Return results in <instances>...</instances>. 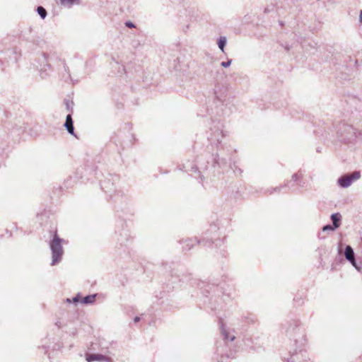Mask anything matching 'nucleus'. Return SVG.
Wrapping results in <instances>:
<instances>
[{"mask_svg":"<svg viewBox=\"0 0 362 362\" xmlns=\"http://www.w3.org/2000/svg\"><path fill=\"white\" fill-rule=\"evenodd\" d=\"M61 243L62 240L59 238L56 230L53 235V240L50 244L52 252V264H55L59 262L62 256L63 249Z\"/></svg>","mask_w":362,"mask_h":362,"instance_id":"f257e3e1","label":"nucleus"},{"mask_svg":"<svg viewBox=\"0 0 362 362\" xmlns=\"http://www.w3.org/2000/svg\"><path fill=\"white\" fill-rule=\"evenodd\" d=\"M361 177V174L359 172H354L350 175H346L341 177L338 180L339 185L342 187H349L352 182L355 180H357Z\"/></svg>","mask_w":362,"mask_h":362,"instance_id":"f03ea898","label":"nucleus"},{"mask_svg":"<svg viewBox=\"0 0 362 362\" xmlns=\"http://www.w3.org/2000/svg\"><path fill=\"white\" fill-rule=\"evenodd\" d=\"M345 257L346 258L351 262V263L355 266V258H354V252L351 246L348 245L345 250Z\"/></svg>","mask_w":362,"mask_h":362,"instance_id":"7ed1b4c3","label":"nucleus"},{"mask_svg":"<svg viewBox=\"0 0 362 362\" xmlns=\"http://www.w3.org/2000/svg\"><path fill=\"white\" fill-rule=\"evenodd\" d=\"M65 127L67 131L72 135H74V126H73V120L71 115H68L66 118V122L64 124Z\"/></svg>","mask_w":362,"mask_h":362,"instance_id":"20e7f679","label":"nucleus"},{"mask_svg":"<svg viewBox=\"0 0 362 362\" xmlns=\"http://www.w3.org/2000/svg\"><path fill=\"white\" fill-rule=\"evenodd\" d=\"M86 358L88 362H92L105 360V357L101 354H87Z\"/></svg>","mask_w":362,"mask_h":362,"instance_id":"39448f33","label":"nucleus"},{"mask_svg":"<svg viewBox=\"0 0 362 362\" xmlns=\"http://www.w3.org/2000/svg\"><path fill=\"white\" fill-rule=\"evenodd\" d=\"M331 218L333 222V226L335 228H338L340 223V216L338 214H332Z\"/></svg>","mask_w":362,"mask_h":362,"instance_id":"423d86ee","label":"nucleus"},{"mask_svg":"<svg viewBox=\"0 0 362 362\" xmlns=\"http://www.w3.org/2000/svg\"><path fill=\"white\" fill-rule=\"evenodd\" d=\"M95 298V296H88L83 298L82 303H86V304L94 302Z\"/></svg>","mask_w":362,"mask_h":362,"instance_id":"0eeeda50","label":"nucleus"},{"mask_svg":"<svg viewBox=\"0 0 362 362\" xmlns=\"http://www.w3.org/2000/svg\"><path fill=\"white\" fill-rule=\"evenodd\" d=\"M37 13H39V15L42 18H45L46 15H47V11L46 10L42 7V6H39L37 7Z\"/></svg>","mask_w":362,"mask_h":362,"instance_id":"6e6552de","label":"nucleus"},{"mask_svg":"<svg viewBox=\"0 0 362 362\" xmlns=\"http://www.w3.org/2000/svg\"><path fill=\"white\" fill-rule=\"evenodd\" d=\"M226 43V39L225 37H221L218 41V47L223 52L224 46Z\"/></svg>","mask_w":362,"mask_h":362,"instance_id":"1a4fd4ad","label":"nucleus"},{"mask_svg":"<svg viewBox=\"0 0 362 362\" xmlns=\"http://www.w3.org/2000/svg\"><path fill=\"white\" fill-rule=\"evenodd\" d=\"M78 0H61V4L63 5H72L74 3H78Z\"/></svg>","mask_w":362,"mask_h":362,"instance_id":"9d476101","label":"nucleus"},{"mask_svg":"<svg viewBox=\"0 0 362 362\" xmlns=\"http://www.w3.org/2000/svg\"><path fill=\"white\" fill-rule=\"evenodd\" d=\"M335 229V228L334 226H332L330 225H327V226H325L323 227V230L325 231V230H334Z\"/></svg>","mask_w":362,"mask_h":362,"instance_id":"9b49d317","label":"nucleus"},{"mask_svg":"<svg viewBox=\"0 0 362 362\" xmlns=\"http://www.w3.org/2000/svg\"><path fill=\"white\" fill-rule=\"evenodd\" d=\"M126 25L129 28H134V25L131 22H127Z\"/></svg>","mask_w":362,"mask_h":362,"instance_id":"f8f14e48","label":"nucleus"},{"mask_svg":"<svg viewBox=\"0 0 362 362\" xmlns=\"http://www.w3.org/2000/svg\"><path fill=\"white\" fill-rule=\"evenodd\" d=\"M230 62H222V63H221V65H222L223 66L226 67V66H229V65H230Z\"/></svg>","mask_w":362,"mask_h":362,"instance_id":"ddd939ff","label":"nucleus"},{"mask_svg":"<svg viewBox=\"0 0 362 362\" xmlns=\"http://www.w3.org/2000/svg\"><path fill=\"white\" fill-rule=\"evenodd\" d=\"M360 22L362 23V10L360 11V18H359Z\"/></svg>","mask_w":362,"mask_h":362,"instance_id":"4468645a","label":"nucleus"},{"mask_svg":"<svg viewBox=\"0 0 362 362\" xmlns=\"http://www.w3.org/2000/svg\"><path fill=\"white\" fill-rule=\"evenodd\" d=\"M139 317H136L134 318V322H139Z\"/></svg>","mask_w":362,"mask_h":362,"instance_id":"2eb2a0df","label":"nucleus"},{"mask_svg":"<svg viewBox=\"0 0 362 362\" xmlns=\"http://www.w3.org/2000/svg\"><path fill=\"white\" fill-rule=\"evenodd\" d=\"M78 301V300L76 298H74V302H76Z\"/></svg>","mask_w":362,"mask_h":362,"instance_id":"dca6fc26","label":"nucleus"}]
</instances>
